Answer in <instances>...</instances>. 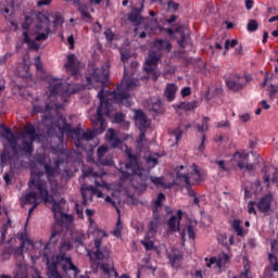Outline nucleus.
I'll list each match as a JSON object with an SVG mask.
<instances>
[{"instance_id":"nucleus-1","label":"nucleus","mask_w":278,"mask_h":278,"mask_svg":"<svg viewBox=\"0 0 278 278\" xmlns=\"http://www.w3.org/2000/svg\"><path fill=\"white\" fill-rule=\"evenodd\" d=\"M86 81L89 90H91V88H94V90L101 88L98 92L100 105L98 106L96 118L91 119V123L94 125L93 130L87 129L84 131L79 126L74 128L72 138L76 149H86V143L84 142H90L97 138V134H103V131H105V117L103 116H110V113L112 112V104L110 101L114 102L110 96L105 94V86H108V83L110 81V70L108 67L101 66L89 71L86 76Z\"/></svg>"},{"instance_id":"nucleus-2","label":"nucleus","mask_w":278,"mask_h":278,"mask_svg":"<svg viewBox=\"0 0 278 278\" xmlns=\"http://www.w3.org/2000/svg\"><path fill=\"white\" fill-rule=\"evenodd\" d=\"M88 233L94 236L93 245L87 249V255L90 260V265L93 270H102L104 275L110 277L113 273L115 278H118V271L114 267L112 260V250L103 244V238H108V232L97 227V224L90 218Z\"/></svg>"},{"instance_id":"nucleus-3","label":"nucleus","mask_w":278,"mask_h":278,"mask_svg":"<svg viewBox=\"0 0 278 278\" xmlns=\"http://www.w3.org/2000/svg\"><path fill=\"white\" fill-rule=\"evenodd\" d=\"M0 129H3L2 138L8 140L11 150L14 155H33L34 153V142L40 140V135L36 131V126L31 123H27L21 134L22 141L18 144V137L12 132L10 127L0 124Z\"/></svg>"},{"instance_id":"nucleus-4","label":"nucleus","mask_w":278,"mask_h":278,"mask_svg":"<svg viewBox=\"0 0 278 278\" xmlns=\"http://www.w3.org/2000/svg\"><path fill=\"white\" fill-rule=\"evenodd\" d=\"M121 60L124 64V77L122 79L121 85H117L114 91L106 90L104 94L113 100V103L117 105H125V108H129V99L131 97V90H136L138 86H140V80L137 78L129 77L127 63L129 62V58H131V53L129 50L121 49Z\"/></svg>"},{"instance_id":"nucleus-5","label":"nucleus","mask_w":278,"mask_h":278,"mask_svg":"<svg viewBox=\"0 0 278 278\" xmlns=\"http://www.w3.org/2000/svg\"><path fill=\"white\" fill-rule=\"evenodd\" d=\"M61 266L63 275L68 278H76L79 268L73 264V257L66 256V252H59L55 257H46V269L48 278H64L58 267Z\"/></svg>"},{"instance_id":"nucleus-6","label":"nucleus","mask_w":278,"mask_h":278,"mask_svg":"<svg viewBox=\"0 0 278 278\" xmlns=\"http://www.w3.org/2000/svg\"><path fill=\"white\" fill-rule=\"evenodd\" d=\"M142 10H144V1L141 2L140 8H131V11L127 14V20L132 23L136 34H139V38H147V36L151 38V36L157 34L160 22L157 18L143 17Z\"/></svg>"},{"instance_id":"nucleus-7","label":"nucleus","mask_w":278,"mask_h":278,"mask_svg":"<svg viewBox=\"0 0 278 278\" xmlns=\"http://www.w3.org/2000/svg\"><path fill=\"white\" fill-rule=\"evenodd\" d=\"M42 173L31 174L28 180V190L26 193V201H53V195L49 193V186L45 179L41 178Z\"/></svg>"},{"instance_id":"nucleus-8","label":"nucleus","mask_w":278,"mask_h":278,"mask_svg":"<svg viewBox=\"0 0 278 278\" xmlns=\"http://www.w3.org/2000/svg\"><path fill=\"white\" fill-rule=\"evenodd\" d=\"M30 16H35L36 24L34 28L36 42H42V40H48L51 34V27H49V17H47L42 12L31 10Z\"/></svg>"},{"instance_id":"nucleus-9","label":"nucleus","mask_w":278,"mask_h":278,"mask_svg":"<svg viewBox=\"0 0 278 278\" xmlns=\"http://www.w3.org/2000/svg\"><path fill=\"white\" fill-rule=\"evenodd\" d=\"M251 81L250 75H231L229 78L226 79V86L229 90H232L233 92H240V90H244L247 88V84Z\"/></svg>"},{"instance_id":"nucleus-10","label":"nucleus","mask_w":278,"mask_h":278,"mask_svg":"<svg viewBox=\"0 0 278 278\" xmlns=\"http://www.w3.org/2000/svg\"><path fill=\"white\" fill-rule=\"evenodd\" d=\"M128 162L125 165L126 170L130 172H122L123 179H129L132 175H142V169L140 168V163L138 162V157L131 152L127 153Z\"/></svg>"},{"instance_id":"nucleus-11","label":"nucleus","mask_w":278,"mask_h":278,"mask_svg":"<svg viewBox=\"0 0 278 278\" xmlns=\"http://www.w3.org/2000/svg\"><path fill=\"white\" fill-rule=\"evenodd\" d=\"M79 60L73 53L67 55V61L64 64L65 72L73 79H79Z\"/></svg>"},{"instance_id":"nucleus-12","label":"nucleus","mask_w":278,"mask_h":278,"mask_svg":"<svg viewBox=\"0 0 278 278\" xmlns=\"http://www.w3.org/2000/svg\"><path fill=\"white\" fill-rule=\"evenodd\" d=\"M52 125L62 134H67V136L72 135L75 130V128H73V126L66 122V117H64V115H60L59 118L52 123Z\"/></svg>"},{"instance_id":"nucleus-13","label":"nucleus","mask_w":278,"mask_h":278,"mask_svg":"<svg viewBox=\"0 0 278 278\" xmlns=\"http://www.w3.org/2000/svg\"><path fill=\"white\" fill-rule=\"evenodd\" d=\"M270 205H273V194L270 193L262 197L256 203V207L261 214H267V212H270Z\"/></svg>"},{"instance_id":"nucleus-14","label":"nucleus","mask_w":278,"mask_h":278,"mask_svg":"<svg viewBox=\"0 0 278 278\" xmlns=\"http://www.w3.org/2000/svg\"><path fill=\"white\" fill-rule=\"evenodd\" d=\"M160 63V56L155 53H150L146 60L144 71L146 73H155L157 64Z\"/></svg>"},{"instance_id":"nucleus-15","label":"nucleus","mask_w":278,"mask_h":278,"mask_svg":"<svg viewBox=\"0 0 278 278\" xmlns=\"http://www.w3.org/2000/svg\"><path fill=\"white\" fill-rule=\"evenodd\" d=\"M135 121H136V125L140 131H144V129H147V127H149V121L147 119V114H144L140 110H137L135 112Z\"/></svg>"},{"instance_id":"nucleus-16","label":"nucleus","mask_w":278,"mask_h":278,"mask_svg":"<svg viewBox=\"0 0 278 278\" xmlns=\"http://www.w3.org/2000/svg\"><path fill=\"white\" fill-rule=\"evenodd\" d=\"M105 153H108V147L100 146L97 150L98 162H100V164L103 166H112V157H105Z\"/></svg>"},{"instance_id":"nucleus-17","label":"nucleus","mask_w":278,"mask_h":278,"mask_svg":"<svg viewBox=\"0 0 278 278\" xmlns=\"http://www.w3.org/2000/svg\"><path fill=\"white\" fill-rule=\"evenodd\" d=\"M176 177L179 181L186 182V190L188 192L189 197H197V192H194V189H192V182L190 181V176L182 174L181 172L176 173Z\"/></svg>"},{"instance_id":"nucleus-18","label":"nucleus","mask_w":278,"mask_h":278,"mask_svg":"<svg viewBox=\"0 0 278 278\" xmlns=\"http://www.w3.org/2000/svg\"><path fill=\"white\" fill-rule=\"evenodd\" d=\"M172 108L175 112H179V110H182V112H192V110H197V108H199V102H180L178 104H173Z\"/></svg>"},{"instance_id":"nucleus-19","label":"nucleus","mask_w":278,"mask_h":278,"mask_svg":"<svg viewBox=\"0 0 278 278\" xmlns=\"http://www.w3.org/2000/svg\"><path fill=\"white\" fill-rule=\"evenodd\" d=\"M177 90H179V88L175 84L166 85L164 97L168 103H173V101L177 98Z\"/></svg>"},{"instance_id":"nucleus-20","label":"nucleus","mask_w":278,"mask_h":278,"mask_svg":"<svg viewBox=\"0 0 278 278\" xmlns=\"http://www.w3.org/2000/svg\"><path fill=\"white\" fill-rule=\"evenodd\" d=\"M45 203L52 204V214L55 220H60V218H66V214L62 211V206L60 205V202L55 201L54 198H53V201H45Z\"/></svg>"},{"instance_id":"nucleus-21","label":"nucleus","mask_w":278,"mask_h":278,"mask_svg":"<svg viewBox=\"0 0 278 278\" xmlns=\"http://www.w3.org/2000/svg\"><path fill=\"white\" fill-rule=\"evenodd\" d=\"M153 47L154 49H157V51H170L173 49V45L166 39L154 40Z\"/></svg>"},{"instance_id":"nucleus-22","label":"nucleus","mask_w":278,"mask_h":278,"mask_svg":"<svg viewBox=\"0 0 278 278\" xmlns=\"http://www.w3.org/2000/svg\"><path fill=\"white\" fill-rule=\"evenodd\" d=\"M168 260L173 268H181V260H184V255L172 252L168 254Z\"/></svg>"},{"instance_id":"nucleus-23","label":"nucleus","mask_w":278,"mask_h":278,"mask_svg":"<svg viewBox=\"0 0 278 278\" xmlns=\"http://www.w3.org/2000/svg\"><path fill=\"white\" fill-rule=\"evenodd\" d=\"M0 165L2 166V168L5 166H12L13 157L8 149H3L2 153L0 154Z\"/></svg>"},{"instance_id":"nucleus-24","label":"nucleus","mask_w":278,"mask_h":278,"mask_svg":"<svg viewBox=\"0 0 278 278\" xmlns=\"http://www.w3.org/2000/svg\"><path fill=\"white\" fill-rule=\"evenodd\" d=\"M182 175H188L189 181H190V179H191V181H193L192 185L195 184L197 186H199V184H201V181H203V175L197 167L191 173L182 174Z\"/></svg>"},{"instance_id":"nucleus-25","label":"nucleus","mask_w":278,"mask_h":278,"mask_svg":"<svg viewBox=\"0 0 278 278\" xmlns=\"http://www.w3.org/2000/svg\"><path fill=\"white\" fill-rule=\"evenodd\" d=\"M50 94L51 97H55V94H68V90L63 89L62 83H55L53 85H50Z\"/></svg>"},{"instance_id":"nucleus-26","label":"nucleus","mask_w":278,"mask_h":278,"mask_svg":"<svg viewBox=\"0 0 278 278\" xmlns=\"http://www.w3.org/2000/svg\"><path fill=\"white\" fill-rule=\"evenodd\" d=\"M22 203L24 205H33L29 210H28V216H31V214H34V210H36V207H38L40 205V201L38 200H27V197L24 195L22 199Z\"/></svg>"},{"instance_id":"nucleus-27","label":"nucleus","mask_w":278,"mask_h":278,"mask_svg":"<svg viewBox=\"0 0 278 278\" xmlns=\"http://www.w3.org/2000/svg\"><path fill=\"white\" fill-rule=\"evenodd\" d=\"M13 278H28L27 267L23 264H17L16 269L13 271Z\"/></svg>"},{"instance_id":"nucleus-28","label":"nucleus","mask_w":278,"mask_h":278,"mask_svg":"<svg viewBox=\"0 0 278 278\" xmlns=\"http://www.w3.org/2000/svg\"><path fill=\"white\" fill-rule=\"evenodd\" d=\"M151 238L152 237H149V235H144L143 240H141V244L144 247L146 251H155V243Z\"/></svg>"},{"instance_id":"nucleus-29","label":"nucleus","mask_w":278,"mask_h":278,"mask_svg":"<svg viewBox=\"0 0 278 278\" xmlns=\"http://www.w3.org/2000/svg\"><path fill=\"white\" fill-rule=\"evenodd\" d=\"M61 236H62V233L60 231L53 230L51 232V236H50L47 247H55V244H58V242L60 241Z\"/></svg>"},{"instance_id":"nucleus-30","label":"nucleus","mask_w":278,"mask_h":278,"mask_svg":"<svg viewBox=\"0 0 278 278\" xmlns=\"http://www.w3.org/2000/svg\"><path fill=\"white\" fill-rule=\"evenodd\" d=\"M179 223L181 222L177 220V217L173 215L167 222L169 231H179Z\"/></svg>"},{"instance_id":"nucleus-31","label":"nucleus","mask_w":278,"mask_h":278,"mask_svg":"<svg viewBox=\"0 0 278 278\" xmlns=\"http://www.w3.org/2000/svg\"><path fill=\"white\" fill-rule=\"evenodd\" d=\"M34 18H36V16H31V12L29 15H25L24 22L22 23V29H24V31H29V27H31Z\"/></svg>"},{"instance_id":"nucleus-32","label":"nucleus","mask_w":278,"mask_h":278,"mask_svg":"<svg viewBox=\"0 0 278 278\" xmlns=\"http://www.w3.org/2000/svg\"><path fill=\"white\" fill-rule=\"evenodd\" d=\"M232 229L236 232L237 236L240 238H244V229L240 225V219H235L232 223Z\"/></svg>"},{"instance_id":"nucleus-33","label":"nucleus","mask_w":278,"mask_h":278,"mask_svg":"<svg viewBox=\"0 0 278 278\" xmlns=\"http://www.w3.org/2000/svg\"><path fill=\"white\" fill-rule=\"evenodd\" d=\"M157 223L160 222H149L148 224V232L146 233V236L152 237L155 236L157 233Z\"/></svg>"},{"instance_id":"nucleus-34","label":"nucleus","mask_w":278,"mask_h":278,"mask_svg":"<svg viewBox=\"0 0 278 278\" xmlns=\"http://www.w3.org/2000/svg\"><path fill=\"white\" fill-rule=\"evenodd\" d=\"M74 242L77 244V247H84L86 242V233L77 232L74 237Z\"/></svg>"},{"instance_id":"nucleus-35","label":"nucleus","mask_w":278,"mask_h":278,"mask_svg":"<svg viewBox=\"0 0 278 278\" xmlns=\"http://www.w3.org/2000/svg\"><path fill=\"white\" fill-rule=\"evenodd\" d=\"M247 155H243L242 153H235V160H239V162L237 163L238 168H240V170H243V168L245 167L244 164V160H247Z\"/></svg>"},{"instance_id":"nucleus-36","label":"nucleus","mask_w":278,"mask_h":278,"mask_svg":"<svg viewBox=\"0 0 278 278\" xmlns=\"http://www.w3.org/2000/svg\"><path fill=\"white\" fill-rule=\"evenodd\" d=\"M88 4L86 3H81L78 7V12H80L81 16H84V18H92V15H90V12L88 11Z\"/></svg>"},{"instance_id":"nucleus-37","label":"nucleus","mask_w":278,"mask_h":278,"mask_svg":"<svg viewBox=\"0 0 278 278\" xmlns=\"http://www.w3.org/2000/svg\"><path fill=\"white\" fill-rule=\"evenodd\" d=\"M268 262L271 265V270L278 273V260L273 253H268Z\"/></svg>"},{"instance_id":"nucleus-38","label":"nucleus","mask_w":278,"mask_h":278,"mask_svg":"<svg viewBox=\"0 0 278 278\" xmlns=\"http://www.w3.org/2000/svg\"><path fill=\"white\" fill-rule=\"evenodd\" d=\"M210 117L205 116L202 119V125H198V131H200V134H203V131H207L210 129Z\"/></svg>"},{"instance_id":"nucleus-39","label":"nucleus","mask_w":278,"mask_h":278,"mask_svg":"<svg viewBox=\"0 0 278 278\" xmlns=\"http://www.w3.org/2000/svg\"><path fill=\"white\" fill-rule=\"evenodd\" d=\"M12 225V220L8 219L5 224L0 228V235L2 242H5V236L8 235V227Z\"/></svg>"},{"instance_id":"nucleus-40","label":"nucleus","mask_w":278,"mask_h":278,"mask_svg":"<svg viewBox=\"0 0 278 278\" xmlns=\"http://www.w3.org/2000/svg\"><path fill=\"white\" fill-rule=\"evenodd\" d=\"M45 173L47 175V179H51L52 177H55V168L51 166V164H47L43 166Z\"/></svg>"},{"instance_id":"nucleus-41","label":"nucleus","mask_w":278,"mask_h":278,"mask_svg":"<svg viewBox=\"0 0 278 278\" xmlns=\"http://www.w3.org/2000/svg\"><path fill=\"white\" fill-rule=\"evenodd\" d=\"M52 18H53L52 23L54 27H60V25L64 24V17H62L60 13L54 14Z\"/></svg>"},{"instance_id":"nucleus-42","label":"nucleus","mask_w":278,"mask_h":278,"mask_svg":"<svg viewBox=\"0 0 278 278\" xmlns=\"http://www.w3.org/2000/svg\"><path fill=\"white\" fill-rule=\"evenodd\" d=\"M166 201V195L163 192H160L157 194L156 200L154 201V207H161L162 208V203Z\"/></svg>"},{"instance_id":"nucleus-43","label":"nucleus","mask_w":278,"mask_h":278,"mask_svg":"<svg viewBox=\"0 0 278 278\" xmlns=\"http://www.w3.org/2000/svg\"><path fill=\"white\" fill-rule=\"evenodd\" d=\"M181 38L180 40H178V45L179 47H181V49H186V45H188V40H190V36L186 35L185 33H181Z\"/></svg>"},{"instance_id":"nucleus-44","label":"nucleus","mask_w":278,"mask_h":278,"mask_svg":"<svg viewBox=\"0 0 278 278\" xmlns=\"http://www.w3.org/2000/svg\"><path fill=\"white\" fill-rule=\"evenodd\" d=\"M260 27V24L257 23V21L255 20H251L249 23H248V31H257V28Z\"/></svg>"},{"instance_id":"nucleus-45","label":"nucleus","mask_w":278,"mask_h":278,"mask_svg":"<svg viewBox=\"0 0 278 278\" xmlns=\"http://www.w3.org/2000/svg\"><path fill=\"white\" fill-rule=\"evenodd\" d=\"M227 262H229V255L224 254L223 258L216 260L215 264L217 268H223V266L227 264Z\"/></svg>"},{"instance_id":"nucleus-46","label":"nucleus","mask_w":278,"mask_h":278,"mask_svg":"<svg viewBox=\"0 0 278 278\" xmlns=\"http://www.w3.org/2000/svg\"><path fill=\"white\" fill-rule=\"evenodd\" d=\"M255 205H257V202H255V201H250L248 203V213L249 214H254V216L257 215V211H255Z\"/></svg>"},{"instance_id":"nucleus-47","label":"nucleus","mask_w":278,"mask_h":278,"mask_svg":"<svg viewBox=\"0 0 278 278\" xmlns=\"http://www.w3.org/2000/svg\"><path fill=\"white\" fill-rule=\"evenodd\" d=\"M237 45H238V39H232L231 41H230L229 39H227V40L225 41V50H226V51H229V47H230L231 49H233V47H237Z\"/></svg>"},{"instance_id":"nucleus-48","label":"nucleus","mask_w":278,"mask_h":278,"mask_svg":"<svg viewBox=\"0 0 278 278\" xmlns=\"http://www.w3.org/2000/svg\"><path fill=\"white\" fill-rule=\"evenodd\" d=\"M160 210H162V208L154 206L153 211H152L153 212L152 216L156 223H160V220L162 219V215H160Z\"/></svg>"},{"instance_id":"nucleus-49","label":"nucleus","mask_w":278,"mask_h":278,"mask_svg":"<svg viewBox=\"0 0 278 278\" xmlns=\"http://www.w3.org/2000/svg\"><path fill=\"white\" fill-rule=\"evenodd\" d=\"M150 181H152L154 186H164V177L151 176Z\"/></svg>"},{"instance_id":"nucleus-50","label":"nucleus","mask_w":278,"mask_h":278,"mask_svg":"<svg viewBox=\"0 0 278 278\" xmlns=\"http://www.w3.org/2000/svg\"><path fill=\"white\" fill-rule=\"evenodd\" d=\"M172 136L175 137L176 142L181 140V136H184V131H181V128H176L172 131Z\"/></svg>"},{"instance_id":"nucleus-51","label":"nucleus","mask_w":278,"mask_h":278,"mask_svg":"<svg viewBox=\"0 0 278 278\" xmlns=\"http://www.w3.org/2000/svg\"><path fill=\"white\" fill-rule=\"evenodd\" d=\"M80 192L83 197V203H87L88 199L92 198V193L88 194V191L86 190V188H84V186H81Z\"/></svg>"},{"instance_id":"nucleus-52","label":"nucleus","mask_w":278,"mask_h":278,"mask_svg":"<svg viewBox=\"0 0 278 278\" xmlns=\"http://www.w3.org/2000/svg\"><path fill=\"white\" fill-rule=\"evenodd\" d=\"M215 164L219 166L223 173H227V170H229V167H227V164L225 163V161H215Z\"/></svg>"},{"instance_id":"nucleus-53","label":"nucleus","mask_w":278,"mask_h":278,"mask_svg":"<svg viewBox=\"0 0 278 278\" xmlns=\"http://www.w3.org/2000/svg\"><path fill=\"white\" fill-rule=\"evenodd\" d=\"M187 233H188V238H189L190 240H194L195 233H194V227H193L192 225H189V226L187 227Z\"/></svg>"},{"instance_id":"nucleus-54","label":"nucleus","mask_w":278,"mask_h":278,"mask_svg":"<svg viewBox=\"0 0 278 278\" xmlns=\"http://www.w3.org/2000/svg\"><path fill=\"white\" fill-rule=\"evenodd\" d=\"M104 36L108 42H112L114 40V33H112V29L110 28L104 31Z\"/></svg>"},{"instance_id":"nucleus-55","label":"nucleus","mask_w":278,"mask_h":278,"mask_svg":"<svg viewBox=\"0 0 278 278\" xmlns=\"http://www.w3.org/2000/svg\"><path fill=\"white\" fill-rule=\"evenodd\" d=\"M167 8H168V10H173V12H177V10H179V4L176 3L175 1L170 0L167 3Z\"/></svg>"},{"instance_id":"nucleus-56","label":"nucleus","mask_w":278,"mask_h":278,"mask_svg":"<svg viewBox=\"0 0 278 278\" xmlns=\"http://www.w3.org/2000/svg\"><path fill=\"white\" fill-rule=\"evenodd\" d=\"M180 94L182 98L190 97V94H192V89L190 87H184Z\"/></svg>"},{"instance_id":"nucleus-57","label":"nucleus","mask_w":278,"mask_h":278,"mask_svg":"<svg viewBox=\"0 0 278 278\" xmlns=\"http://www.w3.org/2000/svg\"><path fill=\"white\" fill-rule=\"evenodd\" d=\"M162 31H166V34H168L169 36H174L175 35V29H173V28H164V27L160 26V29L156 30V34H162Z\"/></svg>"},{"instance_id":"nucleus-58","label":"nucleus","mask_w":278,"mask_h":278,"mask_svg":"<svg viewBox=\"0 0 278 278\" xmlns=\"http://www.w3.org/2000/svg\"><path fill=\"white\" fill-rule=\"evenodd\" d=\"M37 162L38 164H40V166H45L49 164L47 163V155L45 154H40L39 156H37Z\"/></svg>"},{"instance_id":"nucleus-59","label":"nucleus","mask_w":278,"mask_h":278,"mask_svg":"<svg viewBox=\"0 0 278 278\" xmlns=\"http://www.w3.org/2000/svg\"><path fill=\"white\" fill-rule=\"evenodd\" d=\"M28 49H31L33 51H40V46L36 42V40H31L28 43Z\"/></svg>"},{"instance_id":"nucleus-60","label":"nucleus","mask_w":278,"mask_h":278,"mask_svg":"<svg viewBox=\"0 0 278 278\" xmlns=\"http://www.w3.org/2000/svg\"><path fill=\"white\" fill-rule=\"evenodd\" d=\"M20 240L25 244V242H29V238L27 237V231H22L20 233Z\"/></svg>"},{"instance_id":"nucleus-61","label":"nucleus","mask_w":278,"mask_h":278,"mask_svg":"<svg viewBox=\"0 0 278 278\" xmlns=\"http://www.w3.org/2000/svg\"><path fill=\"white\" fill-rule=\"evenodd\" d=\"M114 119L115 123H123L125 121V115L123 113H116Z\"/></svg>"},{"instance_id":"nucleus-62","label":"nucleus","mask_w":278,"mask_h":278,"mask_svg":"<svg viewBox=\"0 0 278 278\" xmlns=\"http://www.w3.org/2000/svg\"><path fill=\"white\" fill-rule=\"evenodd\" d=\"M38 8H42V5H51V0H39L37 1Z\"/></svg>"},{"instance_id":"nucleus-63","label":"nucleus","mask_w":278,"mask_h":278,"mask_svg":"<svg viewBox=\"0 0 278 278\" xmlns=\"http://www.w3.org/2000/svg\"><path fill=\"white\" fill-rule=\"evenodd\" d=\"M136 68H138V62L132 61V62L130 63V73H131V74L136 73Z\"/></svg>"},{"instance_id":"nucleus-64","label":"nucleus","mask_w":278,"mask_h":278,"mask_svg":"<svg viewBox=\"0 0 278 278\" xmlns=\"http://www.w3.org/2000/svg\"><path fill=\"white\" fill-rule=\"evenodd\" d=\"M217 127L220 129L223 127H229V121H222L217 123Z\"/></svg>"}]
</instances>
